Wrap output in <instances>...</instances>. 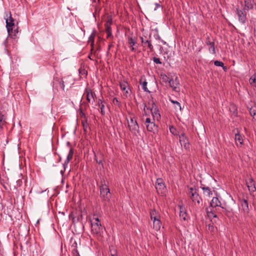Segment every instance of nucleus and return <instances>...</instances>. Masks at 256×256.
<instances>
[{
	"mask_svg": "<svg viewBox=\"0 0 256 256\" xmlns=\"http://www.w3.org/2000/svg\"><path fill=\"white\" fill-rule=\"evenodd\" d=\"M91 229L92 234L96 236H100L102 228L98 218L94 217L91 220Z\"/></svg>",
	"mask_w": 256,
	"mask_h": 256,
	"instance_id": "f257e3e1",
	"label": "nucleus"
},
{
	"mask_svg": "<svg viewBox=\"0 0 256 256\" xmlns=\"http://www.w3.org/2000/svg\"><path fill=\"white\" fill-rule=\"evenodd\" d=\"M128 126L130 132L134 135L136 136L139 133V126L136 122V118L133 116L130 118V122L128 120Z\"/></svg>",
	"mask_w": 256,
	"mask_h": 256,
	"instance_id": "f03ea898",
	"label": "nucleus"
},
{
	"mask_svg": "<svg viewBox=\"0 0 256 256\" xmlns=\"http://www.w3.org/2000/svg\"><path fill=\"white\" fill-rule=\"evenodd\" d=\"M236 14L238 17V21L242 24H244L247 21V14L248 12L244 8H240L239 7L236 8Z\"/></svg>",
	"mask_w": 256,
	"mask_h": 256,
	"instance_id": "7ed1b4c3",
	"label": "nucleus"
},
{
	"mask_svg": "<svg viewBox=\"0 0 256 256\" xmlns=\"http://www.w3.org/2000/svg\"><path fill=\"white\" fill-rule=\"evenodd\" d=\"M100 196L104 201H108L110 198V193L108 186L106 184H102L100 187Z\"/></svg>",
	"mask_w": 256,
	"mask_h": 256,
	"instance_id": "20e7f679",
	"label": "nucleus"
},
{
	"mask_svg": "<svg viewBox=\"0 0 256 256\" xmlns=\"http://www.w3.org/2000/svg\"><path fill=\"white\" fill-rule=\"evenodd\" d=\"M156 188L158 194H162L166 190V186L162 178H157L156 182Z\"/></svg>",
	"mask_w": 256,
	"mask_h": 256,
	"instance_id": "39448f33",
	"label": "nucleus"
},
{
	"mask_svg": "<svg viewBox=\"0 0 256 256\" xmlns=\"http://www.w3.org/2000/svg\"><path fill=\"white\" fill-rule=\"evenodd\" d=\"M189 190L190 193L191 194L190 198L192 201L194 202H196L198 204H200L202 201V199L197 192L196 189L194 188H189Z\"/></svg>",
	"mask_w": 256,
	"mask_h": 256,
	"instance_id": "423d86ee",
	"label": "nucleus"
},
{
	"mask_svg": "<svg viewBox=\"0 0 256 256\" xmlns=\"http://www.w3.org/2000/svg\"><path fill=\"white\" fill-rule=\"evenodd\" d=\"M179 141L182 146H183L186 150L189 149L190 143L188 138L184 133L182 132L179 135Z\"/></svg>",
	"mask_w": 256,
	"mask_h": 256,
	"instance_id": "0eeeda50",
	"label": "nucleus"
},
{
	"mask_svg": "<svg viewBox=\"0 0 256 256\" xmlns=\"http://www.w3.org/2000/svg\"><path fill=\"white\" fill-rule=\"evenodd\" d=\"M246 184L250 194L256 192L254 180L252 177L246 180Z\"/></svg>",
	"mask_w": 256,
	"mask_h": 256,
	"instance_id": "6e6552de",
	"label": "nucleus"
},
{
	"mask_svg": "<svg viewBox=\"0 0 256 256\" xmlns=\"http://www.w3.org/2000/svg\"><path fill=\"white\" fill-rule=\"evenodd\" d=\"M128 44L129 45L130 50L132 52H136L138 46H136V38L132 36H128Z\"/></svg>",
	"mask_w": 256,
	"mask_h": 256,
	"instance_id": "1a4fd4ad",
	"label": "nucleus"
},
{
	"mask_svg": "<svg viewBox=\"0 0 256 256\" xmlns=\"http://www.w3.org/2000/svg\"><path fill=\"white\" fill-rule=\"evenodd\" d=\"M239 203L242 208V212L244 214H248L250 212L248 201L244 198L240 199Z\"/></svg>",
	"mask_w": 256,
	"mask_h": 256,
	"instance_id": "9d476101",
	"label": "nucleus"
},
{
	"mask_svg": "<svg viewBox=\"0 0 256 256\" xmlns=\"http://www.w3.org/2000/svg\"><path fill=\"white\" fill-rule=\"evenodd\" d=\"M169 85L174 91L178 92L180 90V82L177 76L174 79L172 78L169 80Z\"/></svg>",
	"mask_w": 256,
	"mask_h": 256,
	"instance_id": "9b49d317",
	"label": "nucleus"
},
{
	"mask_svg": "<svg viewBox=\"0 0 256 256\" xmlns=\"http://www.w3.org/2000/svg\"><path fill=\"white\" fill-rule=\"evenodd\" d=\"M120 86L121 90L124 92V96H126V97H128V95L130 94V88L127 81L126 80H124L120 82Z\"/></svg>",
	"mask_w": 256,
	"mask_h": 256,
	"instance_id": "f8f14e48",
	"label": "nucleus"
},
{
	"mask_svg": "<svg viewBox=\"0 0 256 256\" xmlns=\"http://www.w3.org/2000/svg\"><path fill=\"white\" fill-rule=\"evenodd\" d=\"M85 94L86 95V100L88 102L93 104L94 102V94L92 92V90L90 88H86L85 89Z\"/></svg>",
	"mask_w": 256,
	"mask_h": 256,
	"instance_id": "ddd939ff",
	"label": "nucleus"
},
{
	"mask_svg": "<svg viewBox=\"0 0 256 256\" xmlns=\"http://www.w3.org/2000/svg\"><path fill=\"white\" fill-rule=\"evenodd\" d=\"M214 208H212L210 206H208L206 208V212L208 217L210 218H217V215L216 214V211Z\"/></svg>",
	"mask_w": 256,
	"mask_h": 256,
	"instance_id": "4468645a",
	"label": "nucleus"
},
{
	"mask_svg": "<svg viewBox=\"0 0 256 256\" xmlns=\"http://www.w3.org/2000/svg\"><path fill=\"white\" fill-rule=\"evenodd\" d=\"M150 111L154 117H156L158 119L160 118V115L158 109V108L157 106L154 102H152V106L150 108Z\"/></svg>",
	"mask_w": 256,
	"mask_h": 256,
	"instance_id": "2eb2a0df",
	"label": "nucleus"
},
{
	"mask_svg": "<svg viewBox=\"0 0 256 256\" xmlns=\"http://www.w3.org/2000/svg\"><path fill=\"white\" fill-rule=\"evenodd\" d=\"M209 206L214 208L216 210H217V208H222L221 206L220 202L218 198L216 197H214L212 198Z\"/></svg>",
	"mask_w": 256,
	"mask_h": 256,
	"instance_id": "dca6fc26",
	"label": "nucleus"
},
{
	"mask_svg": "<svg viewBox=\"0 0 256 256\" xmlns=\"http://www.w3.org/2000/svg\"><path fill=\"white\" fill-rule=\"evenodd\" d=\"M244 0V6L243 8L244 10H247V12H248L250 10L254 8V0Z\"/></svg>",
	"mask_w": 256,
	"mask_h": 256,
	"instance_id": "f3484780",
	"label": "nucleus"
},
{
	"mask_svg": "<svg viewBox=\"0 0 256 256\" xmlns=\"http://www.w3.org/2000/svg\"><path fill=\"white\" fill-rule=\"evenodd\" d=\"M142 46L144 48L148 47L150 52H152L154 50V46L152 43L151 34L149 35L148 40L146 41L142 40Z\"/></svg>",
	"mask_w": 256,
	"mask_h": 256,
	"instance_id": "a211bd4d",
	"label": "nucleus"
},
{
	"mask_svg": "<svg viewBox=\"0 0 256 256\" xmlns=\"http://www.w3.org/2000/svg\"><path fill=\"white\" fill-rule=\"evenodd\" d=\"M235 141L237 146L242 147L244 144L242 137L240 134V132L238 130H237V132L235 134Z\"/></svg>",
	"mask_w": 256,
	"mask_h": 256,
	"instance_id": "6ab92c4d",
	"label": "nucleus"
},
{
	"mask_svg": "<svg viewBox=\"0 0 256 256\" xmlns=\"http://www.w3.org/2000/svg\"><path fill=\"white\" fill-rule=\"evenodd\" d=\"M150 214L151 220H156L160 218V213L154 208L150 210Z\"/></svg>",
	"mask_w": 256,
	"mask_h": 256,
	"instance_id": "aec40b11",
	"label": "nucleus"
},
{
	"mask_svg": "<svg viewBox=\"0 0 256 256\" xmlns=\"http://www.w3.org/2000/svg\"><path fill=\"white\" fill-rule=\"evenodd\" d=\"M8 18L6 19V27L14 28V19L12 18L11 13L10 12L8 14H6V16H8Z\"/></svg>",
	"mask_w": 256,
	"mask_h": 256,
	"instance_id": "412c9836",
	"label": "nucleus"
},
{
	"mask_svg": "<svg viewBox=\"0 0 256 256\" xmlns=\"http://www.w3.org/2000/svg\"><path fill=\"white\" fill-rule=\"evenodd\" d=\"M206 44L209 46L208 50L210 53L212 54H216V49L214 42H210V40H207L206 42Z\"/></svg>",
	"mask_w": 256,
	"mask_h": 256,
	"instance_id": "4be33fe9",
	"label": "nucleus"
},
{
	"mask_svg": "<svg viewBox=\"0 0 256 256\" xmlns=\"http://www.w3.org/2000/svg\"><path fill=\"white\" fill-rule=\"evenodd\" d=\"M74 154V149L72 148H70L68 152V154L67 156L66 159L64 162V170L66 169V166L67 165L70 160L72 158Z\"/></svg>",
	"mask_w": 256,
	"mask_h": 256,
	"instance_id": "5701e85b",
	"label": "nucleus"
},
{
	"mask_svg": "<svg viewBox=\"0 0 256 256\" xmlns=\"http://www.w3.org/2000/svg\"><path fill=\"white\" fill-rule=\"evenodd\" d=\"M200 188L202 190L204 194L208 196L212 194V191L209 187L206 186L203 184H201Z\"/></svg>",
	"mask_w": 256,
	"mask_h": 256,
	"instance_id": "b1692460",
	"label": "nucleus"
},
{
	"mask_svg": "<svg viewBox=\"0 0 256 256\" xmlns=\"http://www.w3.org/2000/svg\"><path fill=\"white\" fill-rule=\"evenodd\" d=\"M153 222V228L156 231L160 230L162 222L160 219H156V220H152Z\"/></svg>",
	"mask_w": 256,
	"mask_h": 256,
	"instance_id": "393cba45",
	"label": "nucleus"
},
{
	"mask_svg": "<svg viewBox=\"0 0 256 256\" xmlns=\"http://www.w3.org/2000/svg\"><path fill=\"white\" fill-rule=\"evenodd\" d=\"M146 128L148 131L153 132H154V131L156 130L157 128V126L156 125L154 121L146 124Z\"/></svg>",
	"mask_w": 256,
	"mask_h": 256,
	"instance_id": "a878e982",
	"label": "nucleus"
},
{
	"mask_svg": "<svg viewBox=\"0 0 256 256\" xmlns=\"http://www.w3.org/2000/svg\"><path fill=\"white\" fill-rule=\"evenodd\" d=\"M106 26V31L107 34L106 38H112L113 36H112V32L111 26H110V24H105Z\"/></svg>",
	"mask_w": 256,
	"mask_h": 256,
	"instance_id": "bb28decb",
	"label": "nucleus"
},
{
	"mask_svg": "<svg viewBox=\"0 0 256 256\" xmlns=\"http://www.w3.org/2000/svg\"><path fill=\"white\" fill-rule=\"evenodd\" d=\"M180 216L181 218L185 220H186V212L182 206H180Z\"/></svg>",
	"mask_w": 256,
	"mask_h": 256,
	"instance_id": "cd10ccee",
	"label": "nucleus"
},
{
	"mask_svg": "<svg viewBox=\"0 0 256 256\" xmlns=\"http://www.w3.org/2000/svg\"><path fill=\"white\" fill-rule=\"evenodd\" d=\"M98 104V106L100 109V112H101L103 116L104 115L105 112H104V102L101 99H99Z\"/></svg>",
	"mask_w": 256,
	"mask_h": 256,
	"instance_id": "c85d7f7f",
	"label": "nucleus"
},
{
	"mask_svg": "<svg viewBox=\"0 0 256 256\" xmlns=\"http://www.w3.org/2000/svg\"><path fill=\"white\" fill-rule=\"evenodd\" d=\"M140 83L142 85V88L144 92H148L149 93L150 92V91L148 90V88L146 86L148 82L146 80H144V82H142V79L141 78L140 80Z\"/></svg>",
	"mask_w": 256,
	"mask_h": 256,
	"instance_id": "c756f323",
	"label": "nucleus"
},
{
	"mask_svg": "<svg viewBox=\"0 0 256 256\" xmlns=\"http://www.w3.org/2000/svg\"><path fill=\"white\" fill-rule=\"evenodd\" d=\"M170 100L172 104H174V107L176 110H181L182 108L179 102L176 100H172V99H170Z\"/></svg>",
	"mask_w": 256,
	"mask_h": 256,
	"instance_id": "7c9ffc66",
	"label": "nucleus"
},
{
	"mask_svg": "<svg viewBox=\"0 0 256 256\" xmlns=\"http://www.w3.org/2000/svg\"><path fill=\"white\" fill-rule=\"evenodd\" d=\"M5 122L6 121L4 115L3 114L2 112L0 111V128H2Z\"/></svg>",
	"mask_w": 256,
	"mask_h": 256,
	"instance_id": "2f4dec72",
	"label": "nucleus"
},
{
	"mask_svg": "<svg viewBox=\"0 0 256 256\" xmlns=\"http://www.w3.org/2000/svg\"><path fill=\"white\" fill-rule=\"evenodd\" d=\"M250 113L254 119L256 120V107H252L250 109Z\"/></svg>",
	"mask_w": 256,
	"mask_h": 256,
	"instance_id": "473e14b6",
	"label": "nucleus"
},
{
	"mask_svg": "<svg viewBox=\"0 0 256 256\" xmlns=\"http://www.w3.org/2000/svg\"><path fill=\"white\" fill-rule=\"evenodd\" d=\"M250 84H253L256 87V72L250 78Z\"/></svg>",
	"mask_w": 256,
	"mask_h": 256,
	"instance_id": "72a5a7b5",
	"label": "nucleus"
},
{
	"mask_svg": "<svg viewBox=\"0 0 256 256\" xmlns=\"http://www.w3.org/2000/svg\"><path fill=\"white\" fill-rule=\"evenodd\" d=\"M112 103L114 106H118V108H120L121 106V102L118 100L116 98H113L112 100Z\"/></svg>",
	"mask_w": 256,
	"mask_h": 256,
	"instance_id": "f704fd0d",
	"label": "nucleus"
},
{
	"mask_svg": "<svg viewBox=\"0 0 256 256\" xmlns=\"http://www.w3.org/2000/svg\"><path fill=\"white\" fill-rule=\"evenodd\" d=\"M95 36H96V32L94 31L88 38V42L90 43V42H94Z\"/></svg>",
	"mask_w": 256,
	"mask_h": 256,
	"instance_id": "c9c22d12",
	"label": "nucleus"
},
{
	"mask_svg": "<svg viewBox=\"0 0 256 256\" xmlns=\"http://www.w3.org/2000/svg\"><path fill=\"white\" fill-rule=\"evenodd\" d=\"M7 31L8 34V36L13 38V34H14V27H6Z\"/></svg>",
	"mask_w": 256,
	"mask_h": 256,
	"instance_id": "e433bc0d",
	"label": "nucleus"
},
{
	"mask_svg": "<svg viewBox=\"0 0 256 256\" xmlns=\"http://www.w3.org/2000/svg\"><path fill=\"white\" fill-rule=\"evenodd\" d=\"M170 132L174 136H176L178 134L176 129L173 126H171L170 127Z\"/></svg>",
	"mask_w": 256,
	"mask_h": 256,
	"instance_id": "4c0bfd02",
	"label": "nucleus"
},
{
	"mask_svg": "<svg viewBox=\"0 0 256 256\" xmlns=\"http://www.w3.org/2000/svg\"><path fill=\"white\" fill-rule=\"evenodd\" d=\"M79 111L80 117L83 118L82 120H87L86 116L82 110L81 108H80Z\"/></svg>",
	"mask_w": 256,
	"mask_h": 256,
	"instance_id": "58836bf2",
	"label": "nucleus"
},
{
	"mask_svg": "<svg viewBox=\"0 0 256 256\" xmlns=\"http://www.w3.org/2000/svg\"><path fill=\"white\" fill-rule=\"evenodd\" d=\"M222 212H221V213H224L228 216H230V214L231 213L230 211L227 210L226 208H224L223 207L222 208Z\"/></svg>",
	"mask_w": 256,
	"mask_h": 256,
	"instance_id": "ea45409f",
	"label": "nucleus"
},
{
	"mask_svg": "<svg viewBox=\"0 0 256 256\" xmlns=\"http://www.w3.org/2000/svg\"><path fill=\"white\" fill-rule=\"evenodd\" d=\"M82 124L83 126L84 130V132H86L87 128L88 127V124L87 122V120H82Z\"/></svg>",
	"mask_w": 256,
	"mask_h": 256,
	"instance_id": "a19ab883",
	"label": "nucleus"
},
{
	"mask_svg": "<svg viewBox=\"0 0 256 256\" xmlns=\"http://www.w3.org/2000/svg\"><path fill=\"white\" fill-rule=\"evenodd\" d=\"M72 256H80L79 252L76 249V248H74L72 251Z\"/></svg>",
	"mask_w": 256,
	"mask_h": 256,
	"instance_id": "79ce46f5",
	"label": "nucleus"
},
{
	"mask_svg": "<svg viewBox=\"0 0 256 256\" xmlns=\"http://www.w3.org/2000/svg\"><path fill=\"white\" fill-rule=\"evenodd\" d=\"M214 64L216 66H221V67L223 66V65L224 64L222 62L218 61V60L214 61Z\"/></svg>",
	"mask_w": 256,
	"mask_h": 256,
	"instance_id": "37998d69",
	"label": "nucleus"
},
{
	"mask_svg": "<svg viewBox=\"0 0 256 256\" xmlns=\"http://www.w3.org/2000/svg\"><path fill=\"white\" fill-rule=\"evenodd\" d=\"M59 85L60 88L64 90V81L62 79L59 81Z\"/></svg>",
	"mask_w": 256,
	"mask_h": 256,
	"instance_id": "c03bdc74",
	"label": "nucleus"
},
{
	"mask_svg": "<svg viewBox=\"0 0 256 256\" xmlns=\"http://www.w3.org/2000/svg\"><path fill=\"white\" fill-rule=\"evenodd\" d=\"M153 61L154 63L156 64H161L162 62H160L159 58L154 57L153 58Z\"/></svg>",
	"mask_w": 256,
	"mask_h": 256,
	"instance_id": "a18cd8bd",
	"label": "nucleus"
},
{
	"mask_svg": "<svg viewBox=\"0 0 256 256\" xmlns=\"http://www.w3.org/2000/svg\"><path fill=\"white\" fill-rule=\"evenodd\" d=\"M14 34H13V38H14L16 36V34L18 33V28L17 27L16 28H15V27H14Z\"/></svg>",
	"mask_w": 256,
	"mask_h": 256,
	"instance_id": "49530a36",
	"label": "nucleus"
},
{
	"mask_svg": "<svg viewBox=\"0 0 256 256\" xmlns=\"http://www.w3.org/2000/svg\"><path fill=\"white\" fill-rule=\"evenodd\" d=\"M156 40H161V38L160 36H159L158 34V31L157 30H156V34L154 36Z\"/></svg>",
	"mask_w": 256,
	"mask_h": 256,
	"instance_id": "de8ad7c7",
	"label": "nucleus"
},
{
	"mask_svg": "<svg viewBox=\"0 0 256 256\" xmlns=\"http://www.w3.org/2000/svg\"><path fill=\"white\" fill-rule=\"evenodd\" d=\"M152 120L150 118H147L146 120V121H145V122H144V124L146 125V124H150V122H152Z\"/></svg>",
	"mask_w": 256,
	"mask_h": 256,
	"instance_id": "09e8293b",
	"label": "nucleus"
},
{
	"mask_svg": "<svg viewBox=\"0 0 256 256\" xmlns=\"http://www.w3.org/2000/svg\"><path fill=\"white\" fill-rule=\"evenodd\" d=\"M113 46H114L113 43L112 42L110 43V44L108 46V51H107V54H109V52H110V49L111 48H112Z\"/></svg>",
	"mask_w": 256,
	"mask_h": 256,
	"instance_id": "8fccbe9b",
	"label": "nucleus"
},
{
	"mask_svg": "<svg viewBox=\"0 0 256 256\" xmlns=\"http://www.w3.org/2000/svg\"><path fill=\"white\" fill-rule=\"evenodd\" d=\"M140 39L141 40L142 44V40L146 41L148 40L146 36H140Z\"/></svg>",
	"mask_w": 256,
	"mask_h": 256,
	"instance_id": "3c124183",
	"label": "nucleus"
},
{
	"mask_svg": "<svg viewBox=\"0 0 256 256\" xmlns=\"http://www.w3.org/2000/svg\"><path fill=\"white\" fill-rule=\"evenodd\" d=\"M142 106L144 107V114L145 115H146V104L144 103H143L142 104Z\"/></svg>",
	"mask_w": 256,
	"mask_h": 256,
	"instance_id": "603ef678",
	"label": "nucleus"
},
{
	"mask_svg": "<svg viewBox=\"0 0 256 256\" xmlns=\"http://www.w3.org/2000/svg\"><path fill=\"white\" fill-rule=\"evenodd\" d=\"M90 47H91L90 52H92V50H94V42H90Z\"/></svg>",
	"mask_w": 256,
	"mask_h": 256,
	"instance_id": "864d4df0",
	"label": "nucleus"
},
{
	"mask_svg": "<svg viewBox=\"0 0 256 256\" xmlns=\"http://www.w3.org/2000/svg\"><path fill=\"white\" fill-rule=\"evenodd\" d=\"M155 6H156V8H154V10H156L157 8L161 7V6L158 3H156Z\"/></svg>",
	"mask_w": 256,
	"mask_h": 256,
	"instance_id": "5fc2aeb1",
	"label": "nucleus"
},
{
	"mask_svg": "<svg viewBox=\"0 0 256 256\" xmlns=\"http://www.w3.org/2000/svg\"><path fill=\"white\" fill-rule=\"evenodd\" d=\"M113 252V253L111 252V256H118L116 251V250H114Z\"/></svg>",
	"mask_w": 256,
	"mask_h": 256,
	"instance_id": "6e6d98bb",
	"label": "nucleus"
},
{
	"mask_svg": "<svg viewBox=\"0 0 256 256\" xmlns=\"http://www.w3.org/2000/svg\"><path fill=\"white\" fill-rule=\"evenodd\" d=\"M231 108H232L234 110V114L235 111L236 110V106L234 105H232V107L230 108V110H231Z\"/></svg>",
	"mask_w": 256,
	"mask_h": 256,
	"instance_id": "4d7b16f0",
	"label": "nucleus"
},
{
	"mask_svg": "<svg viewBox=\"0 0 256 256\" xmlns=\"http://www.w3.org/2000/svg\"><path fill=\"white\" fill-rule=\"evenodd\" d=\"M69 78H70V76H68L64 78V79L65 80L64 83L66 82V84H68V79Z\"/></svg>",
	"mask_w": 256,
	"mask_h": 256,
	"instance_id": "13d9d810",
	"label": "nucleus"
},
{
	"mask_svg": "<svg viewBox=\"0 0 256 256\" xmlns=\"http://www.w3.org/2000/svg\"><path fill=\"white\" fill-rule=\"evenodd\" d=\"M92 52H90V54H89V55L88 56V58L90 60H93V58H92Z\"/></svg>",
	"mask_w": 256,
	"mask_h": 256,
	"instance_id": "bf43d9fd",
	"label": "nucleus"
},
{
	"mask_svg": "<svg viewBox=\"0 0 256 256\" xmlns=\"http://www.w3.org/2000/svg\"><path fill=\"white\" fill-rule=\"evenodd\" d=\"M112 19H110V20H108L106 24H110V26L111 24H112Z\"/></svg>",
	"mask_w": 256,
	"mask_h": 256,
	"instance_id": "052dcab7",
	"label": "nucleus"
},
{
	"mask_svg": "<svg viewBox=\"0 0 256 256\" xmlns=\"http://www.w3.org/2000/svg\"><path fill=\"white\" fill-rule=\"evenodd\" d=\"M222 68L224 72H226L228 70V68L226 66H224V64L223 65V66H222Z\"/></svg>",
	"mask_w": 256,
	"mask_h": 256,
	"instance_id": "680f3d73",
	"label": "nucleus"
},
{
	"mask_svg": "<svg viewBox=\"0 0 256 256\" xmlns=\"http://www.w3.org/2000/svg\"><path fill=\"white\" fill-rule=\"evenodd\" d=\"M160 41H161L164 44H166V42L164 40H163L162 39H161V40H160Z\"/></svg>",
	"mask_w": 256,
	"mask_h": 256,
	"instance_id": "e2e57ef3",
	"label": "nucleus"
},
{
	"mask_svg": "<svg viewBox=\"0 0 256 256\" xmlns=\"http://www.w3.org/2000/svg\"><path fill=\"white\" fill-rule=\"evenodd\" d=\"M210 40V38L209 36H208V37L206 38V41H207V40Z\"/></svg>",
	"mask_w": 256,
	"mask_h": 256,
	"instance_id": "0e129e2a",
	"label": "nucleus"
},
{
	"mask_svg": "<svg viewBox=\"0 0 256 256\" xmlns=\"http://www.w3.org/2000/svg\"><path fill=\"white\" fill-rule=\"evenodd\" d=\"M67 145H68V146H70V142H67Z\"/></svg>",
	"mask_w": 256,
	"mask_h": 256,
	"instance_id": "69168bd1",
	"label": "nucleus"
},
{
	"mask_svg": "<svg viewBox=\"0 0 256 256\" xmlns=\"http://www.w3.org/2000/svg\"><path fill=\"white\" fill-rule=\"evenodd\" d=\"M99 164H102V161H100L99 162H97Z\"/></svg>",
	"mask_w": 256,
	"mask_h": 256,
	"instance_id": "338daca9",
	"label": "nucleus"
},
{
	"mask_svg": "<svg viewBox=\"0 0 256 256\" xmlns=\"http://www.w3.org/2000/svg\"><path fill=\"white\" fill-rule=\"evenodd\" d=\"M18 182H22V180H18Z\"/></svg>",
	"mask_w": 256,
	"mask_h": 256,
	"instance_id": "774afa93",
	"label": "nucleus"
}]
</instances>
